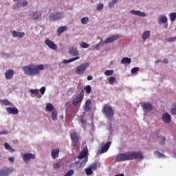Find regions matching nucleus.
I'll list each match as a JSON object with an SVG mask.
<instances>
[{
	"mask_svg": "<svg viewBox=\"0 0 176 176\" xmlns=\"http://www.w3.org/2000/svg\"><path fill=\"white\" fill-rule=\"evenodd\" d=\"M134 159H144V155L140 152H128L116 156L117 162H126V160H134Z\"/></svg>",
	"mask_w": 176,
	"mask_h": 176,
	"instance_id": "nucleus-1",
	"label": "nucleus"
},
{
	"mask_svg": "<svg viewBox=\"0 0 176 176\" xmlns=\"http://www.w3.org/2000/svg\"><path fill=\"white\" fill-rule=\"evenodd\" d=\"M45 69V66L43 65H32L30 64L28 66L23 67V71L25 75H29V76H35V75H38L41 71Z\"/></svg>",
	"mask_w": 176,
	"mask_h": 176,
	"instance_id": "nucleus-2",
	"label": "nucleus"
},
{
	"mask_svg": "<svg viewBox=\"0 0 176 176\" xmlns=\"http://www.w3.org/2000/svg\"><path fill=\"white\" fill-rule=\"evenodd\" d=\"M90 65L89 63H82L76 68V72L77 75H83L85 71L87 69V67Z\"/></svg>",
	"mask_w": 176,
	"mask_h": 176,
	"instance_id": "nucleus-3",
	"label": "nucleus"
},
{
	"mask_svg": "<svg viewBox=\"0 0 176 176\" xmlns=\"http://www.w3.org/2000/svg\"><path fill=\"white\" fill-rule=\"evenodd\" d=\"M85 97V91L82 90L80 93L76 96V98L73 100V107H78L80 102L83 101V98Z\"/></svg>",
	"mask_w": 176,
	"mask_h": 176,
	"instance_id": "nucleus-4",
	"label": "nucleus"
},
{
	"mask_svg": "<svg viewBox=\"0 0 176 176\" xmlns=\"http://www.w3.org/2000/svg\"><path fill=\"white\" fill-rule=\"evenodd\" d=\"M102 113L107 116V118L113 117V109L111 106H104L102 109Z\"/></svg>",
	"mask_w": 176,
	"mask_h": 176,
	"instance_id": "nucleus-5",
	"label": "nucleus"
},
{
	"mask_svg": "<svg viewBox=\"0 0 176 176\" xmlns=\"http://www.w3.org/2000/svg\"><path fill=\"white\" fill-rule=\"evenodd\" d=\"M64 18V14L62 12H56L50 14V19L52 20V21H57L58 20H60V19Z\"/></svg>",
	"mask_w": 176,
	"mask_h": 176,
	"instance_id": "nucleus-6",
	"label": "nucleus"
},
{
	"mask_svg": "<svg viewBox=\"0 0 176 176\" xmlns=\"http://www.w3.org/2000/svg\"><path fill=\"white\" fill-rule=\"evenodd\" d=\"M70 138L74 142V145H78V142H79V135L76 132H74L70 133Z\"/></svg>",
	"mask_w": 176,
	"mask_h": 176,
	"instance_id": "nucleus-7",
	"label": "nucleus"
},
{
	"mask_svg": "<svg viewBox=\"0 0 176 176\" xmlns=\"http://www.w3.org/2000/svg\"><path fill=\"white\" fill-rule=\"evenodd\" d=\"M22 158L24 162H30L31 159H35V155L31 153H26L22 155Z\"/></svg>",
	"mask_w": 176,
	"mask_h": 176,
	"instance_id": "nucleus-8",
	"label": "nucleus"
},
{
	"mask_svg": "<svg viewBox=\"0 0 176 176\" xmlns=\"http://www.w3.org/2000/svg\"><path fill=\"white\" fill-rule=\"evenodd\" d=\"M45 45L50 47V49H52V50H57V45L56 43H53L50 39L46 38L45 41Z\"/></svg>",
	"mask_w": 176,
	"mask_h": 176,
	"instance_id": "nucleus-9",
	"label": "nucleus"
},
{
	"mask_svg": "<svg viewBox=\"0 0 176 176\" xmlns=\"http://www.w3.org/2000/svg\"><path fill=\"white\" fill-rule=\"evenodd\" d=\"M14 75V71H13V69H10L6 71L5 76L7 80H10V79H12Z\"/></svg>",
	"mask_w": 176,
	"mask_h": 176,
	"instance_id": "nucleus-10",
	"label": "nucleus"
},
{
	"mask_svg": "<svg viewBox=\"0 0 176 176\" xmlns=\"http://www.w3.org/2000/svg\"><path fill=\"white\" fill-rule=\"evenodd\" d=\"M119 38V34L113 35L110 37H108L104 40V43H112L114 41H116Z\"/></svg>",
	"mask_w": 176,
	"mask_h": 176,
	"instance_id": "nucleus-11",
	"label": "nucleus"
},
{
	"mask_svg": "<svg viewBox=\"0 0 176 176\" xmlns=\"http://www.w3.org/2000/svg\"><path fill=\"white\" fill-rule=\"evenodd\" d=\"M142 108L145 112H151L153 109V106L151 103H144Z\"/></svg>",
	"mask_w": 176,
	"mask_h": 176,
	"instance_id": "nucleus-12",
	"label": "nucleus"
},
{
	"mask_svg": "<svg viewBox=\"0 0 176 176\" xmlns=\"http://www.w3.org/2000/svg\"><path fill=\"white\" fill-rule=\"evenodd\" d=\"M12 173V169L9 168H3L0 170V176H8Z\"/></svg>",
	"mask_w": 176,
	"mask_h": 176,
	"instance_id": "nucleus-13",
	"label": "nucleus"
},
{
	"mask_svg": "<svg viewBox=\"0 0 176 176\" xmlns=\"http://www.w3.org/2000/svg\"><path fill=\"white\" fill-rule=\"evenodd\" d=\"M131 14H134L135 16H139V17H146V14L145 12H142L140 10H132L131 11Z\"/></svg>",
	"mask_w": 176,
	"mask_h": 176,
	"instance_id": "nucleus-14",
	"label": "nucleus"
},
{
	"mask_svg": "<svg viewBox=\"0 0 176 176\" xmlns=\"http://www.w3.org/2000/svg\"><path fill=\"white\" fill-rule=\"evenodd\" d=\"M91 107H92L91 100L90 99H88L85 102V104L84 106V109L87 112H89L91 111Z\"/></svg>",
	"mask_w": 176,
	"mask_h": 176,
	"instance_id": "nucleus-15",
	"label": "nucleus"
},
{
	"mask_svg": "<svg viewBox=\"0 0 176 176\" xmlns=\"http://www.w3.org/2000/svg\"><path fill=\"white\" fill-rule=\"evenodd\" d=\"M6 111L10 115H17L19 113V109L16 107H7Z\"/></svg>",
	"mask_w": 176,
	"mask_h": 176,
	"instance_id": "nucleus-16",
	"label": "nucleus"
},
{
	"mask_svg": "<svg viewBox=\"0 0 176 176\" xmlns=\"http://www.w3.org/2000/svg\"><path fill=\"white\" fill-rule=\"evenodd\" d=\"M162 120L164 123H170L171 122V116L168 113H165L162 116Z\"/></svg>",
	"mask_w": 176,
	"mask_h": 176,
	"instance_id": "nucleus-17",
	"label": "nucleus"
},
{
	"mask_svg": "<svg viewBox=\"0 0 176 176\" xmlns=\"http://www.w3.org/2000/svg\"><path fill=\"white\" fill-rule=\"evenodd\" d=\"M112 142H107L102 147L100 151V153H105V152H108V149L111 147Z\"/></svg>",
	"mask_w": 176,
	"mask_h": 176,
	"instance_id": "nucleus-18",
	"label": "nucleus"
},
{
	"mask_svg": "<svg viewBox=\"0 0 176 176\" xmlns=\"http://www.w3.org/2000/svg\"><path fill=\"white\" fill-rule=\"evenodd\" d=\"M25 36V33L24 32H17L16 30L12 32V36L14 38H23Z\"/></svg>",
	"mask_w": 176,
	"mask_h": 176,
	"instance_id": "nucleus-19",
	"label": "nucleus"
},
{
	"mask_svg": "<svg viewBox=\"0 0 176 176\" xmlns=\"http://www.w3.org/2000/svg\"><path fill=\"white\" fill-rule=\"evenodd\" d=\"M69 52L71 56H79V52H78V49L76 47H70L69 49Z\"/></svg>",
	"mask_w": 176,
	"mask_h": 176,
	"instance_id": "nucleus-20",
	"label": "nucleus"
},
{
	"mask_svg": "<svg viewBox=\"0 0 176 176\" xmlns=\"http://www.w3.org/2000/svg\"><path fill=\"white\" fill-rule=\"evenodd\" d=\"M59 153H60V149H58V148L52 149L51 151V155H52V159H57Z\"/></svg>",
	"mask_w": 176,
	"mask_h": 176,
	"instance_id": "nucleus-21",
	"label": "nucleus"
},
{
	"mask_svg": "<svg viewBox=\"0 0 176 176\" xmlns=\"http://www.w3.org/2000/svg\"><path fill=\"white\" fill-rule=\"evenodd\" d=\"M158 23L160 24V23H162V24H166V23H167V16H166L164 15H161L158 18Z\"/></svg>",
	"mask_w": 176,
	"mask_h": 176,
	"instance_id": "nucleus-22",
	"label": "nucleus"
},
{
	"mask_svg": "<svg viewBox=\"0 0 176 176\" xmlns=\"http://www.w3.org/2000/svg\"><path fill=\"white\" fill-rule=\"evenodd\" d=\"M86 156H87V149H83L80 152L78 159H83L84 157H86Z\"/></svg>",
	"mask_w": 176,
	"mask_h": 176,
	"instance_id": "nucleus-23",
	"label": "nucleus"
},
{
	"mask_svg": "<svg viewBox=\"0 0 176 176\" xmlns=\"http://www.w3.org/2000/svg\"><path fill=\"white\" fill-rule=\"evenodd\" d=\"M67 28H68L67 26H61V27H60L57 30V34L58 35H61V34H63V32L67 31Z\"/></svg>",
	"mask_w": 176,
	"mask_h": 176,
	"instance_id": "nucleus-24",
	"label": "nucleus"
},
{
	"mask_svg": "<svg viewBox=\"0 0 176 176\" xmlns=\"http://www.w3.org/2000/svg\"><path fill=\"white\" fill-rule=\"evenodd\" d=\"M149 36H151V31H145L143 33L142 39L146 41V39H149Z\"/></svg>",
	"mask_w": 176,
	"mask_h": 176,
	"instance_id": "nucleus-25",
	"label": "nucleus"
},
{
	"mask_svg": "<svg viewBox=\"0 0 176 176\" xmlns=\"http://www.w3.org/2000/svg\"><path fill=\"white\" fill-rule=\"evenodd\" d=\"M121 63L122 64H131V59L128 57H124L121 60Z\"/></svg>",
	"mask_w": 176,
	"mask_h": 176,
	"instance_id": "nucleus-26",
	"label": "nucleus"
},
{
	"mask_svg": "<svg viewBox=\"0 0 176 176\" xmlns=\"http://www.w3.org/2000/svg\"><path fill=\"white\" fill-rule=\"evenodd\" d=\"M30 93H32V94H35V96H37V98H41V97H42V96L39 94V90L38 89H30Z\"/></svg>",
	"mask_w": 176,
	"mask_h": 176,
	"instance_id": "nucleus-27",
	"label": "nucleus"
},
{
	"mask_svg": "<svg viewBox=\"0 0 176 176\" xmlns=\"http://www.w3.org/2000/svg\"><path fill=\"white\" fill-rule=\"evenodd\" d=\"M41 16H42V14L41 12H36L33 13L32 19H33V20H38V19H39V17H41Z\"/></svg>",
	"mask_w": 176,
	"mask_h": 176,
	"instance_id": "nucleus-28",
	"label": "nucleus"
},
{
	"mask_svg": "<svg viewBox=\"0 0 176 176\" xmlns=\"http://www.w3.org/2000/svg\"><path fill=\"white\" fill-rule=\"evenodd\" d=\"M4 146H5L6 149H8V151H9L10 152H12V153H13V152H14V148H12V146L7 142L4 143Z\"/></svg>",
	"mask_w": 176,
	"mask_h": 176,
	"instance_id": "nucleus-29",
	"label": "nucleus"
},
{
	"mask_svg": "<svg viewBox=\"0 0 176 176\" xmlns=\"http://www.w3.org/2000/svg\"><path fill=\"white\" fill-rule=\"evenodd\" d=\"M79 58H80L79 56H76V57H75V58H70V59H69V60H64L63 61V63L64 64H67V63H72V61H76V60H79Z\"/></svg>",
	"mask_w": 176,
	"mask_h": 176,
	"instance_id": "nucleus-30",
	"label": "nucleus"
},
{
	"mask_svg": "<svg viewBox=\"0 0 176 176\" xmlns=\"http://www.w3.org/2000/svg\"><path fill=\"white\" fill-rule=\"evenodd\" d=\"M46 111H49L50 112H52L54 109V107L51 103H47L45 108Z\"/></svg>",
	"mask_w": 176,
	"mask_h": 176,
	"instance_id": "nucleus-31",
	"label": "nucleus"
},
{
	"mask_svg": "<svg viewBox=\"0 0 176 176\" xmlns=\"http://www.w3.org/2000/svg\"><path fill=\"white\" fill-rule=\"evenodd\" d=\"M84 89L85 90L87 94H90V93H91V87L90 85H87L85 87Z\"/></svg>",
	"mask_w": 176,
	"mask_h": 176,
	"instance_id": "nucleus-32",
	"label": "nucleus"
},
{
	"mask_svg": "<svg viewBox=\"0 0 176 176\" xmlns=\"http://www.w3.org/2000/svg\"><path fill=\"white\" fill-rule=\"evenodd\" d=\"M154 155H155V156H156V157H164V154H163L157 151L154 152Z\"/></svg>",
	"mask_w": 176,
	"mask_h": 176,
	"instance_id": "nucleus-33",
	"label": "nucleus"
},
{
	"mask_svg": "<svg viewBox=\"0 0 176 176\" xmlns=\"http://www.w3.org/2000/svg\"><path fill=\"white\" fill-rule=\"evenodd\" d=\"M85 170L87 175H91V174H93V170L91 169V168H87L85 169Z\"/></svg>",
	"mask_w": 176,
	"mask_h": 176,
	"instance_id": "nucleus-34",
	"label": "nucleus"
},
{
	"mask_svg": "<svg viewBox=\"0 0 176 176\" xmlns=\"http://www.w3.org/2000/svg\"><path fill=\"white\" fill-rule=\"evenodd\" d=\"M3 105H5L6 107H9V105H11L10 102L8 100H1Z\"/></svg>",
	"mask_w": 176,
	"mask_h": 176,
	"instance_id": "nucleus-35",
	"label": "nucleus"
},
{
	"mask_svg": "<svg viewBox=\"0 0 176 176\" xmlns=\"http://www.w3.org/2000/svg\"><path fill=\"white\" fill-rule=\"evenodd\" d=\"M80 120L82 128L84 129L85 130H86V121H85V120L83 119V118H81Z\"/></svg>",
	"mask_w": 176,
	"mask_h": 176,
	"instance_id": "nucleus-36",
	"label": "nucleus"
},
{
	"mask_svg": "<svg viewBox=\"0 0 176 176\" xmlns=\"http://www.w3.org/2000/svg\"><path fill=\"white\" fill-rule=\"evenodd\" d=\"M104 75H106V76H111L113 75V70H106L104 72Z\"/></svg>",
	"mask_w": 176,
	"mask_h": 176,
	"instance_id": "nucleus-37",
	"label": "nucleus"
},
{
	"mask_svg": "<svg viewBox=\"0 0 176 176\" xmlns=\"http://www.w3.org/2000/svg\"><path fill=\"white\" fill-rule=\"evenodd\" d=\"M170 21H175L176 12H172L170 15Z\"/></svg>",
	"mask_w": 176,
	"mask_h": 176,
	"instance_id": "nucleus-38",
	"label": "nucleus"
},
{
	"mask_svg": "<svg viewBox=\"0 0 176 176\" xmlns=\"http://www.w3.org/2000/svg\"><path fill=\"white\" fill-rule=\"evenodd\" d=\"M109 85H113L115 83V80H116V78L115 77L111 76L109 78Z\"/></svg>",
	"mask_w": 176,
	"mask_h": 176,
	"instance_id": "nucleus-39",
	"label": "nucleus"
},
{
	"mask_svg": "<svg viewBox=\"0 0 176 176\" xmlns=\"http://www.w3.org/2000/svg\"><path fill=\"white\" fill-rule=\"evenodd\" d=\"M118 1H119V0H111V1H110L109 3V7L113 8V6H115V3H116V2H118Z\"/></svg>",
	"mask_w": 176,
	"mask_h": 176,
	"instance_id": "nucleus-40",
	"label": "nucleus"
},
{
	"mask_svg": "<svg viewBox=\"0 0 176 176\" xmlns=\"http://www.w3.org/2000/svg\"><path fill=\"white\" fill-rule=\"evenodd\" d=\"M89 168L94 170V171H96V170H97V163H93L89 166Z\"/></svg>",
	"mask_w": 176,
	"mask_h": 176,
	"instance_id": "nucleus-41",
	"label": "nucleus"
},
{
	"mask_svg": "<svg viewBox=\"0 0 176 176\" xmlns=\"http://www.w3.org/2000/svg\"><path fill=\"white\" fill-rule=\"evenodd\" d=\"M82 24H87L89 23V18L88 17H83L81 19Z\"/></svg>",
	"mask_w": 176,
	"mask_h": 176,
	"instance_id": "nucleus-42",
	"label": "nucleus"
},
{
	"mask_svg": "<svg viewBox=\"0 0 176 176\" xmlns=\"http://www.w3.org/2000/svg\"><path fill=\"white\" fill-rule=\"evenodd\" d=\"M140 71V67H133L131 69V74H137Z\"/></svg>",
	"mask_w": 176,
	"mask_h": 176,
	"instance_id": "nucleus-43",
	"label": "nucleus"
},
{
	"mask_svg": "<svg viewBox=\"0 0 176 176\" xmlns=\"http://www.w3.org/2000/svg\"><path fill=\"white\" fill-rule=\"evenodd\" d=\"M52 120H57V111H53L52 113Z\"/></svg>",
	"mask_w": 176,
	"mask_h": 176,
	"instance_id": "nucleus-44",
	"label": "nucleus"
},
{
	"mask_svg": "<svg viewBox=\"0 0 176 176\" xmlns=\"http://www.w3.org/2000/svg\"><path fill=\"white\" fill-rule=\"evenodd\" d=\"M75 172L74 171V170H72V169H70L65 175H63V176H72V175H74V173Z\"/></svg>",
	"mask_w": 176,
	"mask_h": 176,
	"instance_id": "nucleus-45",
	"label": "nucleus"
},
{
	"mask_svg": "<svg viewBox=\"0 0 176 176\" xmlns=\"http://www.w3.org/2000/svg\"><path fill=\"white\" fill-rule=\"evenodd\" d=\"M176 36L175 37H170L166 40V42H175Z\"/></svg>",
	"mask_w": 176,
	"mask_h": 176,
	"instance_id": "nucleus-46",
	"label": "nucleus"
},
{
	"mask_svg": "<svg viewBox=\"0 0 176 176\" xmlns=\"http://www.w3.org/2000/svg\"><path fill=\"white\" fill-rule=\"evenodd\" d=\"M53 167L54 170H58V168L61 167V165H60V163H56V164H54Z\"/></svg>",
	"mask_w": 176,
	"mask_h": 176,
	"instance_id": "nucleus-47",
	"label": "nucleus"
},
{
	"mask_svg": "<svg viewBox=\"0 0 176 176\" xmlns=\"http://www.w3.org/2000/svg\"><path fill=\"white\" fill-rule=\"evenodd\" d=\"M103 8H104V4H102V3L98 4V6H97L98 10H102Z\"/></svg>",
	"mask_w": 176,
	"mask_h": 176,
	"instance_id": "nucleus-48",
	"label": "nucleus"
},
{
	"mask_svg": "<svg viewBox=\"0 0 176 176\" xmlns=\"http://www.w3.org/2000/svg\"><path fill=\"white\" fill-rule=\"evenodd\" d=\"M46 91V87H42L41 89H40V93L42 96H43V94H45V92Z\"/></svg>",
	"mask_w": 176,
	"mask_h": 176,
	"instance_id": "nucleus-49",
	"label": "nucleus"
},
{
	"mask_svg": "<svg viewBox=\"0 0 176 176\" xmlns=\"http://www.w3.org/2000/svg\"><path fill=\"white\" fill-rule=\"evenodd\" d=\"M160 139L161 140H160V144H164L166 142V137L162 136L160 137Z\"/></svg>",
	"mask_w": 176,
	"mask_h": 176,
	"instance_id": "nucleus-50",
	"label": "nucleus"
},
{
	"mask_svg": "<svg viewBox=\"0 0 176 176\" xmlns=\"http://www.w3.org/2000/svg\"><path fill=\"white\" fill-rule=\"evenodd\" d=\"M87 160H88L87 158H85L84 160L82 162H80V166L82 167L83 166H85V164H86V163H87Z\"/></svg>",
	"mask_w": 176,
	"mask_h": 176,
	"instance_id": "nucleus-51",
	"label": "nucleus"
},
{
	"mask_svg": "<svg viewBox=\"0 0 176 176\" xmlns=\"http://www.w3.org/2000/svg\"><path fill=\"white\" fill-rule=\"evenodd\" d=\"M89 44L85 43V42H82V45H81V47H82L83 49H87V47H89Z\"/></svg>",
	"mask_w": 176,
	"mask_h": 176,
	"instance_id": "nucleus-52",
	"label": "nucleus"
},
{
	"mask_svg": "<svg viewBox=\"0 0 176 176\" xmlns=\"http://www.w3.org/2000/svg\"><path fill=\"white\" fill-rule=\"evenodd\" d=\"M170 112L172 115H176V104L175 105V107L171 109Z\"/></svg>",
	"mask_w": 176,
	"mask_h": 176,
	"instance_id": "nucleus-53",
	"label": "nucleus"
},
{
	"mask_svg": "<svg viewBox=\"0 0 176 176\" xmlns=\"http://www.w3.org/2000/svg\"><path fill=\"white\" fill-rule=\"evenodd\" d=\"M20 5H21L22 6H27V5H28V1H25L22 3H20Z\"/></svg>",
	"mask_w": 176,
	"mask_h": 176,
	"instance_id": "nucleus-54",
	"label": "nucleus"
},
{
	"mask_svg": "<svg viewBox=\"0 0 176 176\" xmlns=\"http://www.w3.org/2000/svg\"><path fill=\"white\" fill-rule=\"evenodd\" d=\"M2 134H8V131H3L0 132V135H2Z\"/></svg>",
	"mask_w": 176,
	"mask_h": 176,
	"instance_id": "nucleus-55",
	"label": "nucleus"
},
{
	"mask_svg": "<svg viewBox=\"0 0 176 176\" xmlns=\"http://www.w3.org/2000/svg\"><path fill=\"white\" fill-rule=\"evenodd\" d=\"M87 80H93V77L91 76H88Z\"/></svg>",
	"mask_w": 176,
	"mask_h": 176,
	"instance_id": "nucleus-56",
	"label": "nucleus"
},
{
	"mask_svg": "<svg viewBox=\"0 0 176 176\" xmlns=\"http://www.w3.org/2000/svg\"><path fill=\"white\" fill-rule=\"evenodd\" d=\"M8 160H10V162H14V157H9L8 158Z\"/></svg>",
	"mask_w": 176,
	"mask_h": 176,
	"instance_id": "nucleus-57",
	"label": "nucleus"
},
{
	"mask_svg": "<svg viewBox=\"0 0 176 176\" xmlns=\"http://www.w3.org/2000/svg\"><path fill=\"white\" fill-rule=\"evenodd\" d=\"M164 63H165V64H168V60L164 59Z\"/></svg>",
	"mask_w": 176,
	"mask_h": 176,
	"instance_id": "nucleus-58",
	"label": "nucleus"
},
{
	"mask_svg": "<svg viewBox=\"0 0 176 176\" xmlns=\"http://www.w3.org/2000/svg\"><path fill=\"white\" fill-rule=\"evenodd\" d=\"M69 168H72V167H74V164H71L69 166Z\"/></svg>",
	"mask_w": 176,
	"mask_h": 176,
	"instance_id": "nucleus-59",
	"label": "nucleus"
},
{
	"mask_svg": "<svg viewBox=\"0 0 176 176\" xmlns=\"http://www.w3.org/2000/svg\"><path fill=\"white\" fill-rule=\"evenodd\" d=\"M156 63H160V61H159V60H157Z\"/></svg>",
	"mask_w": 176,
	"mask_h": 176,
	"instance_id": "nucleus-60",
	"label": "nucleus"
},
{
	"mask_svg": "<svg viewBox=\"0 0 176 176\" xmlns=\"http://www.w3.org/2000/svg\"><path fill=\"white\" fill-rule=\"evenodd\" d=\"M14 1H17V0H14Z\"/></svg>",
	"mask_w": 176,
	"mask_h": 176,
	"instance_id": "nucleus-61",
	"label": "nucleus"
}]
</instances>
